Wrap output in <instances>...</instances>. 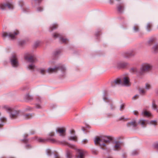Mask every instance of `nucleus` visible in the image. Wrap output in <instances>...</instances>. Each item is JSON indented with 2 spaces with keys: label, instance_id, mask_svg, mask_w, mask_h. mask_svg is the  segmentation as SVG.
I'll list each match as a JSON object with an SVG mask.
<instances>
[{
  "label": "nucleus",
  "instance_id": "obj_27",
  "mask_svg": "<svg viewBox=\"0 0 158 158\" xmlns=\"http://www.w3.org/2000/svg\"><path fill=\"white\" fill-rule=\"evenodd\" d=\"M35 67V66L34 64H31L28 66L27 67V68L30 70H34Z\"/></svg>",
  "mask_w": 158,
  "mask_h": 158
},
{
  "label": "nucleus",
  "instance_id": "obj_10",
  "mask_svg": "<svg viewBox=\"0 0 158 158\" xmlns=\"http://www.w3.org/2000/svg\"><path fill=\"white\" fill-rule=\"evenodd\" d=\"M7 7L9 9H13V5L12 4L9 3L6 4L2 3L0 4V9L1 10H5Z\"/></svg>",
  "mask_w": 158,
  "mask_h": 158
},
{
  "label": "nucleus",
  "instance_id": "obj_1",
  "mask_svg": "<svg viewBox=\"0 0 158 158\" xmlns=\"http://www.w3.org/2000/svg\"><path fill=\"white\" fill-rule=\"evenodd\" d=\"M112 140L111 137L110 136H104L96 138L94 140L96 144H99L102 147H104L106 146L105 143L110 142Z\"/></svg>",
  "mask_w": 158,
  "mask_h": 158
},
{
  "label": "nucleus",
  "instance_id": "obj_61",
  "mask_svg": "<svg viewBox=\"0 0 158 158\" xmlns=\"http://www.w3.org/2000/svg\"><path fill=\"white\" fill-rule=\"evenodd\" d=\"M121 66L122 67H124V66H123V65H122V66Z\"/></svg>",
  "mask_w": 158,
  "mask_h": 158
},
{
  "label": "nucleus",
  "instance_id": "obj_49",
  "mask_svg": "<svg viewBox=\"0 0 158 158\" xmlns=\"http://www.w3.org/2000/svg\"><path fill=\"white\" fill-rule=\"evenodd\" d=\"M134 114L136 115H137L138 114V112L136 111H134Z\"/></svg>",
  "mask_w": 158,
  "mask_h": 158
},
{
  "label": "nucleus",
  "instance_id": "obj_17",
  "mask_svg": "<svg viewBox=\"0 0 158 158\" xmlns=\"http://www.w3.org/2000/svg\"><path fill=\"white\" fill-rule=\"evenodd\" d=\"M135 53L132 51L126 52L124 53V56L126 57H129L134 55Z\"/></svg>",
  "mask_w": 158,
  "mask_h": 158
},
{
  "label": "nucleus",
  "instance_id": "obj_8",
  "mask_svg": "<svg viewBox=\"0 0 158 158\" xmlns=\"http://www.w3.org/2000/svg\"><path fill=\"white\" fill-rule=\"evenodd\" d=\"M24 58L26 60L30 63H35L37 61L36 57L34 55L30 56L29 54L26 55Z\"/></svg>",
  "mask_w": 158,
  "mask_h": 158
},
{
  "label": "nucleus",
  "instance_id": "obj_58",
  "mask_svg": "<svg viewBox=\"0 0 158 158\" xmlns=\"http://www.w3.org/2000/svg\"><path fill=\"white\" fill-rule=\"evenodd\" d=\"M31 110V108L30 107H28L27 108V110Z\"/></svg>",
  "mask_w": 158,
  "mask_h": 158
},
{
  "label": "nucleus",
  "instance_id": "obj_28",
  "mask_svg": "<svg viewBox=\"0 0 158 158\" xmlns=\"http://www.w3.org/2000/svg\"><path fill=\"white\" fill-rule=\"evenodd\" d=\"M152 107L153 109L156 110V111L158 112V110L157 109V106L154 101H153L152 102Z\"/></svg>",
  "mask_w": 158,
  "mask_h": 158
},
{
  "label": "nucleus",
  "instance_id": "obj_35",
  "mask_svg": "<svg viewBox=\"0 0 158 158\" xmlns=\"http://www.w3.org/2000/svg\"><path fill=\"white\" fill-rule=\"evenodd\" d=\"M53 36L54 38H56L58 37H60V35L59 34L56 33H54L53 35Z\"/></svg>",
  "mask_w": 158,
  "mask_h": 158
},
{
  "label": "nucleus",
  "instance_id": "obj_43",
  "mask_svg": "<svg viewBox=\"0 0 158 158\" xmlns=\"http://www.w3.org/2000/svg\"><path fill=\"white\" fill-rule=\"evenodd\" d=\"M55 135V132L53 131H52L50 132L48 134V135L51 136H54Z\"/></svg>",
  "mask_w": 158,
  "mask_h": 158
},
{
  "label": "nucleus",
  "instance_id": "obj_14",
  "mask_svg": "<svg viewBox=\"0 0 158 158\" xmlns=\"http://www.w3.org/2000/svg\"><path fill=\"white\" fill-rule=\"evenodd\" d=\"M121 83V81L120 78H117L111 83L112 86H114L115 85H119Z\"/></svg>",
  "mask_w": 158,
  "mask_h": 158
},
{
  "label": "nucleus",
  "instance_id": "obj_51",
  "mask_svg": "<svg viewBox=\"0 0 158 158\" xmlns=\"http://www.w3.org/2000/svg\"><path fill=\"white\" fill-rule=\"evenodd\" d=\"M122 157L123 158H126L127 157V155L125 153H123L122 155Z\"/></svg>",
  "mask_w": 158,
  "mask_h": 158
},
{
  "label": "nucleus",
  "instance_id": "obj_33",
  "mask_svg": "<svg viewBox=\"0 0 158 158\" xmlns=\"http://www.w3.org/2000/svg\"><path fill=\"white\" fill-rule=\"evenodd\" d=\"M128 120L127 118H124L123 116L121 117H120L118 120V121H121V120H123V121H126L127 120Z\"/></svg>",
  "mask_w": 158,
  "mask_h": 158
},
{
  "label": "nucleus",
  "instance_id": "obj_60",
  "mask_svg": "<svg viewBox=\"0 0 158 158\" xmlns=\"http://www.w3.org/2000/svg\"><path fill=\"white\" fill-rule=\"evenodd\" d=\"M37 100H38V101H40V99H37Z\"/></svg>",
  "mask_w": 158,
  "mask_h": 158
},
{
  "label": "nucleus",
  "instance_id": "obj_23",
  "mask_svg": "<svg viewBox=\"0 0 158 158\" xmlns=\"http://www.w3.org/2000/svg\"><path fill=\"white\" fill-rule=\"evenodd\" d=\"M142 114L143 115L148 117L150 116L151 115V114L149 112L147 111H143L142 113Z\"/></svg>",
  "mask_w": 158,
  "mask_h": 158
},
{
  "label": "nucleus",
  "instance_id": "obj_21",
  "mask_svg": "<svg viewBox=\"0 0 158 158\" xmlns=\"http://www.w3.org/2000/svg\"><path fill=\"white\" fill-rule=\"evenodd\" d=\"M120 148V143L119 142H117L116 143L115 145L114 146V150H117Z\"/></svg>",
  "mask_w": 158,
  "mask_h": 158
},
{
  "label": "nucleus",
  "instance_id": "obj_9",
  "mask_svg": "<svg viewBox=\"0 0 158 158\" xmlns=\"http://www.w3.org/2000/svg\"><path fill=\"white\" fill-rule=\"evenodd\" d=\"M10 60L13 66L17 67L19 65L17 58L15 55H13L11 58Z\"/></svg>",
  "mask_w": 158,
  "mask_h": 158
},
{
  "label": "nucleus",
  "instance_id": "obj_44",
  "mask_svg": "<svg viewBox=\"0 0 158 158\" xmlns=\"http://www.w3.org/2000/svg\"><path fill=\"white\" fill-rule=\"evenodd\" d=\"M88 142V140L87 139H85L82 141V142L83 144H85L87 143Z\"/></svg>",
  "mask_w": 158,
  "mask_h": 158
},
{
  "label": "nucleus",
  "instance_id": "obj_41",
  "mask_svg": "<svg viewBox=\"0 0 158 158\" xmlns=\"http://www.w3.org/2000/svg\"><path fill=\"white\" fill-rule=\"evenodd\" d=\"M28 136V135L25 134L24 135V139L23 140V141L24 142H26L27 141V139H26V138Z\"/></svg>",
  "mask_w": 158,
  "mask_h": 158
},
{
  "label": "nucleus",
  "instance_id": "obj_40",
  "mask_svg": "<svg viewBox=\"0 0 158 158\" xmlns=\"http://www.w3.org/2000/svg\"><path fill=\"white\" fill-rule=\"evenodd\" d=\"M133 29L135 31H137L139 30V27L138 26L136 25H135L133 27Z\"/></svg>",
  "mask_w": 158,
  "mask_h": 158
},
{
  "label": "nucleus",
  "instance_id": "obj_25",
  "mask_svg": "<svg viewBox=\"0 0 158 158\" xmlns=\"http://www.w3.org/2000/svg\"><path fill=\"white\" fill-rule=\"evenodd\" d=\"M57 27V25L56 24H54L51 26L50 27V31H52L53 30L56 29Z\"/></svg>",
  "mask_w": 158,
  "mask_h": 158
},
{
  "label": "nucleus",
  "instance_id": "obj_50",
  "mask_svg": "<svg viewBox=\"0 0 158 158\" xmlns=\"http://www.w3.org/2000/svg\"><path fill=\"white\" fill-rule=\"evenodd\" d=\"M40 42L39 41H38V42H36L35 43V46H38L39 45V44H40Z\"/></svg>",
  "mask_w": 158,
  "mask_h": 158
},
{
  "label": "nucleus",
  "instance_id": "obj_57",
  "mask_svg": "<svg viewBox=\"0 0 158 158\" xmlns=\"http://www.w3.org/2000/svg\"><path fill=\"white\" fill-rule=\"evenodd\" d=\"M103 99L105 101H106V100L107 99V98H103Z\"/></svg>",
  "mask_w": 158,
  "mask_h": 158
},
{
  "label": "nucleus",
  "instance_id": "obj_56",
  "mask_svg": "<svg viewBox=\"0 0 158 158\" xmlns=\"http://www.w3.org/2000/svg\"><path fill=\"white\" fill-rule=\"evenodd\" d=\"M155 147L157 148L158 149V144H156L155 146Z\"/></svg>",
  "mask_w": 158,
  "mask_h": 158
},
{
  "label": "nucleus",
  "instance_id": "obj_53",
  "mask_svg": "<svg viewBox=\"0 0 158 158\" xmlns=\"http://www.w3.org/2000/svg\"><path fill=\"white\" fill-rule=\"evenodd\" d=\"M138 97V95H135L133 98V99H136L135 98L136 97Z\"/></svg>",
  "mask_w": 158,
  "mask_h": 158
},
{
  "label": "nucleus",
  "instance_id": "obj_22",
  "mask_svg": "<svg viewBox=\"0 0 158 158\" xmlns=\"http://www.w3.org/2000/svg\"><path fill=\"white\" fill-rule=\"evenodd\" d=\"M139 91V94L141 95H144L146 93V91L144 88H140Z\"/></svg>",
  "mask_w": 158,
  "mask_h": 158
},
{
  "label": "nucleus",
  "instance_id": "obj_46",
  "mask_svg": "<svg viewBox=\"0 0 158 158\" xmlns=\"http://www.w3.org/2000/svg\"><path fill=\"white\" fill-rule=\"evenodd\" d=\"M70 132L71 135H73L75 134V131L73 130H71L70 131Z\"/></svg>",
  "mask_w": 158,
  "mask_h": 158
},
{
  "label": "nucleus",
  "instance_id": "obj_30",
  "mask_svg": "<svg viewBox=\"0 0 158 158\" xmlns=\"http://www.w3.org/2000/svg\"><path fill=\"white\" fill-rule=\"evenodd\" d=\"M60 40L63 43H67L68 42V40L66 39H64L63 37L60 38Z\"/></svg>",
  "mask_w": 158,
  "mask_h": 158
},
{
  "label": "nucleus",
  "instance_id": "obj_38",
  "mask_svg": "<svg viewBox=\"0 0 158 158\" xmlns=\"http://www.w3.org/2000/svg\"><path fill=\"white\" fill-rule=\"evenodd\" d=\"M46 153L48 156H51L52 154L51 150L49 149H48L46 150Z\"/></svg>",
  "mask_w": 158,
  "mask_h": 158
},
{
  "label": "nucleus",
  "instance_id": "obj_5",
  "mask_svg": "<svg viewBox=\"0 0 158 158\" xmlns=\"http://www.w3.org/2000/svg\"><path fill=\"white\" fill-rule=\"evenodd\" d=\"M48 140L53 143L66 145L72 148H74L75 146L74 145L69 144L66 141H60L55 139H50Z\"/></svg>",
  "mask_w": 158,
  "mask_h": 158
},
{
  "label": "nucleus",
  "instance_id": "obj_3",
  "mask_svg": "<svg viewBox=\"0 0 158 158\" xmlns=\"http://www.w3.org/2000/svg\"><path fill=\"white\" fill-rule=\"evenodd\" d=\"M2 109L10 113V116L12 119L16 118L19 116L20 111L14 109L13 108L7 106L5 105L2 107Z\"/></svg>",
  "mask_w": 158,
  "mask_h": 158
},
{
  "label": "nucleus",
  "instance_id": "obj_29",
  "mask_svg": "<svg viewBox=\"0 0 158 158\" xmlns=\"http://www.w3.org/2000/svg\"><path fill=\"white\" fill-rule=\"evenodd\" d=\"M25 98L27 100H31L32 99L31 96H30L28 94H26L25 96Z\"/></svg>",
  "mask_w": 158,
  "mask_h": 158
},
{
  "label": "nucleus",
  "instance_id": "obj_36",
  "mask_svg": "<svg viewBox=\"0 0 158 158\" xmlns=\"http://www.w3.org/2000/svg\"><path fill=\"white\" fill-rule=\"evenodd\" d=\"M155 41V39L154 38H151L149 40L148 42L149 44H151L153 43Z\"/></svg>",
  "mask_w": 158,
  "mask_h": 158
},
{
  "label": "nucleus",
  "instance_id": "obj_59",
  "mask_svg": "<svg viewBox=\"0 0 158 158\" xmlns=\"http://www.w3.org/2000/svg\"><path fill=\"white\" fill-rule=\"evenodd\" d=\"M3 125L2 124H0V128Z\"/></svg>",
  "mask_w": 158,
  "mask_h": 158
},
{
  "label": "nucleus",
  "instance_id": "obj_37",
  "mask_svg": "<svg viewBox=\"0 0 158 158\" xmlns=\"http://www.w3.org/2000/svg\"><path fill=\"white\" fill-rule=\"evenodd\" d=\"M0 120L2 123H5L6 121V118L4 117L1 118Z\"/></svg>",
  "mask_w": 158,
  "mask_h": 158
},
{
  "label": "nucleus",
  "instance_id": "obj_34",
  "mask_svg": "<svg viewBox=\"0 0 158 158\" xmlns=\"http://www.w3.org/2000/svg\"><path fill=\"white\" fill-rule=\"evenodd\" d=\"M138 153V152L137 150H135L133 151L131 153V155L134 156L137 155Z\"/></svg>",
  "mask_w": 158,
  "mask_h": 158
},
{
  "label": "nucleus",
  "instance_id": "obj_31",
  "mask_svg": "<svg viewBox=\"0 0 158 158\" xmlns=\"http://www.w3.org/2000/svg\"><path fill=\"white\" fill-rule=\"evenodd\" d=\"M152 27V25L150 23H148L147 26V29L148 31H150L151 30V28Z\"/></svg>",
  "mask_w": 158,
  "mask_h": 158
},
{
  "label": "nucleus",
  "instance_id": "obj_32",
  "mask_svg": "<svg viewBox=\"0 0 158 158\" xmlns=\"http://www.w3.org/2000/svg\"><path fill=\"white\" fill-rule=\"evenodd\" d=\"M145 89L147 90L150 89L151 88V86L148 83H146L145 87Z\"/></svg>",
  "mask_w": 158,
  "mask_h": 158
},
{
  "label": "nucleus",
  "instance_id": "obj_42",
  "mask_svg": "<svg viewBox=\"0 0 158 158\" xmlns=\"http://www.w3.org/2000/svg\"><path fill=\"white\" fill-rule=\"evenodd\" d=\"M150 124L154 125H156L157 124V122L156 121V120H154V121H151L150 122Z\"/></svg>",
  "mask_w": 158,
  "mask_h": 158
},
{
  "label": "nucleus",
  "instance_id": "obj_19",
  "mask_svg": "<svg viewBox=\"0 0 158 158\" xmlns=\"http://www.w3.org/2000/svg\"><path fill=\"white\" fill-rule=\"evenodd\" d=\"M68 139L70 140L77 141V137L76 135L70 136L69 137Z\"/></svg>",
  "mask_w": 158,
  "mask_h": 158
},
{
  "label": "nucleus",
  "instance_id": "obj_2",
  "mask_svg": "<svg viewBox=\"0 0 158 158\" xmlns=\"http://www.w3.org/2000/svg\"><path fill=\"white\" fill-rule=\"evenodd\" d=\"M151 66L149 64L144 63L142 64L139 71L136 68H134L131 69L132 72L134 73H137L138 75H142L146 71H148L151 68Z\"/></svg>",
  "mask_w": 158,
  "mask_h": 158
},
{
  "label": "nucleus",
  "instance_id": "obj_39",
  "mask_svg": "<svg viewBox=\"0 0 158 158\" xmlns=\"http://www.w3.org/2000/svg\"><path fill=\"white\" fill-rule=\"evenodd\" d=\"M110 110H113L115 109V106L112 104H110Z\"/></svg>",
  "mask_w": 158,
  "mask_h": 158
},
{
  "label": "nucleus",
  "instance_id": "obj_20",
  "mask_svg": "<svg viewBox=\"0 0 158 158\" xmlns=\"http://www.w3.org/2000/svg\"><path fill=\"white\" fill-rule=\"evenodd\" d=\"M34 139H35V140L38 142H45L47 140V139H42L41 138H38L36 137L34 138Z\"/></svg>",
  "mask_w": 158,
  "mask_h": 158
},
{
  "label": "nucleus",
  "instance_id": "obj_52",
  "mask_svg": "<svg viewBox=\"0 0 158 158\" xmlns=\"http://www.w3.org/2000/svg\"><path fill=\"white\" fill-rule=\"evenodd\" d=\"M42 0H35V1L37 3H39Z\"/></svg>",
  "mask_w": 158,
  "mask_h": 158
},
{
  "label": "nucleus",
  "instance_id": "obj_4",
  "mask_svg": "<svg viewBox=\"0 0 158 158\" xmlns=\"http://www.w3.org/2000/svg\"><path fill=\"white\" fill-rule=\"evenodd\" d=\"M147 123V121L145 120L140 119L138 122V123H137L135 121H133L131 122L128 123L127 124L128 127L132 126L134 127H136L137 124L141 125L142 127H144L146 126Z\"/></svg>",
  "mask_w": 158,
  "mask_h": 158
},
{
  "label": "nucleus",
  "instance_id": "obj_7",
  "mask_svg": "<svg viewBox=\"0 0 158 158\" xmlns=\"http://www.w3.org/2000/svg\"><path fill=\"white\" fill-rule=\"evenodd\" d=\"M65 68L63 66H56L54 68H49L47 72L49 73H52L57 72L59 70H61L62 72H64L65 70Z\"/></svg>",
  "mask_w": 158,
  "mask_h": 158
},
{
  "label": "nucleus",
  "instance_id": "obj_16",
  "mask_svg": "<svg viewBox=\"0 0 158 158\" xmlns=\"http://www.w3.org/2000/svg\"><path fill=\"white\" fill-rule=\"evenodd\" d=\"M72 156L73 155L72 151L67 149L66 152V158H72Z\"/></svg>",
  "mask_w": 158,
  "mask_h": 158
},
{
  "label": "nucleus",
  "instance_id": "obj_6",
  "mask_svg": "<svg viewBox=\"0 0 158 158\" xmlns=\"http://www.w3.org/2000/svg\"><path fill=\"white\" fill-rule=\"evenodd\" d=\"M19 33L18 31H16L13 33L4 32L2 33V36L3 37H8L11 39L13 40L15 39V36Z\"/></svg>",
  "mask_w": 158,
  "mask_h": 158
},
{
  "label": "nucleus",
  "instance_id": "obj_15",
  "mask_svg": "<svg viewBox=\"0 0 158 158\" xmlns=\"http://www.w3.org/2000/svg\"><path fill=\"white\" fill-rule=\"evenodd\" d=\"M123 84L126 86H129L130 85L129 79L127 77H125L123 79Z\"/></svg>",
  "mask_w": 158,
  "mask_h": 158
},
{
  "label": "nucleus",
  "instance_id": "obj_24",
  "mask_svg": "<svg viewBox=\"0 0 158 158\" xmlns=\"http://www.w3.org/2000/svg\"><path fill=\"white\" fill-rule=\"evenodd\" d=\"M38 71L42 75L45 74L46 72V70L44 68H40L39 69Z\"/></svg>",
  "mask_w": 158,
  "mask_h": 158
},
{
  "label": "nucleus",
  "instance_id": "obj_55",
  "mask_svg": "<svg viewBox=\"0 0 158 158\" xmlns=\"http://www.w3.org/2000/svg\"><path fill=\"white\" fill-rule=\"evenodd\" d=\"M110 3H112L113 2V0H110Z\"/></svg>",
  "mask_w": 158,
  "mask_h": 158
},
{
  "label": "nucleus",
  "instance_id": "obj_48",
  "mask_svg": "<svg viewBox=\"0 0 158 158\" xmlns=\"http://www.w3.org/2000/svg\"><path fill=\"white\" fill-rule=\"evenodd\" d=\"M36 107L37 108H41V106L39 104L36 105Z\"/></svg>",
  "mask_w": 158,
  "mask_h": 158
},
{
  "label": "nucleus",
  "instance_id": "obj_45",
  "mask_svg": "<svg viewBox=\"0 0 158 158\" xmlns=\"http://www.w3.org/2000/svg\"><path fill=\"white\" fill-rule=\"evenodd\" d=\"M43 10V8L41 7H39L37 9V11H42Z\"/></svg>",
  "mask_w": 158,
  "mask_h": 158
},
{
  "label": "nucleus",
  "instance_id": "obj_26",
  "mask_svg": "<svg viewBox=\"0 0 158 158\" xmlns=\"http://www.w3.org/2000/svg\"><path fill=\"white\" fill-rule=\"evenodd\" d=\"M33 116V115L31 114H26L24 115L23 118L25 119H28L31 118Z\"/></svg>",
  "mask_w": 158,
  "mask_h": 158
},
{
  "label": "nucleus",
  "instance_id": "obj_54",
  "mask_svg": "<svg viewBox=\"0 0 158 158\" xmlns=\"http://www.w3.org/2000/svg\"><path fill=\"white\" fill-rule=\"evenodd\" d=\"M31 147V146L30 145H28L26 146V148H29Z\"/></svg>",
  "mask_w": 158,
  "mask_h": 158
},
{
  "label": "nucleus",
  "instance_id": "obj_12",
  "mask_svg": "<svg viewBox=\"0 0 158 158\" xmlns=\"http://www.w3.org/2000/svg\"><path fill=\"white\" fill-rule=\"evenodd\" d=\"M78 158H84V156L86 153V152L82 150H78Z\"/></svg>",
  "mask_w": 158,
  "mask_h": 158
},
{
  "label": "nucleus",
  "instance_id": "obj_13",
  "mask_svg": "<svg viewBox=\"0 0 158 158\" xmlns=\"http://www.w3.org/2000/svg\"><path fill=\"white\" fill-rule=\"evenodd\" d=\"M117 11L120 13H122L124 9V6L123 4H119L117 6Z\"/></svg>",
  "mask_w": 158,
  "mask_h": 158
},
{
  "label": "nucleus",
  "instance_id": "obj_11",
  "mask_svg": "<svg viewBox=\"0 0 158 158\" xmlns=\"http://www.w3.org/2000/svg\"><path fill=\"white\" fill-rule=\"evenodd\" d=\"M56 131L61 137H64L66 135V129L64 128H58L56 130Z\"/></svg>",
  "mask_w": 158,
  "mask_h": 158
},
{
  "label": "nucleus",
  "instance_id": "obj_47",
  "mask_svg": "<svg viewBox=\"0 0 158 158\" xmlns=\"http://www.w3.org/2000/svg\"><path fill=\"white\" fill-rule=\"evenodd\" d=\"M124 108V105L123 104H122L120 108V110H122Z\"/></svg>",
  "mask_w": 158,
  "mask_h": 158
},
{
  "label": "nucleus",
  "instance_id": "obj_18",
  "mask_svg": "<svg viewBox=\"0 0 158 158\" xmlns=\"http://www.w3.org/2000/svg\"><path fill=\"white\" fill-rule=\"evenodd\" d=\"M152 51L154 53L158 52V44H155L152 48Z\"/></svg>",
  "mask_w": 158,
  "mask_h": 158
}]
</instances>
